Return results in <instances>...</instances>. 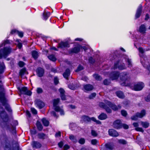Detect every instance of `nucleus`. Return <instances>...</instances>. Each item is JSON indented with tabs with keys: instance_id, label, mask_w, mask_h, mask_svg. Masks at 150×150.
<instances>
[{
	"instance_id": "1",
	"label": "nucleus",
	"mask_w": 150,
	"mask_h": 150,
	"mask_svg": "<svg viewBox=\"0 0 150 150\" xmlns=\"http://www.w3.org/2000/svg\"><path fill=\"white\" fill-rule=\"evenodd\" d=\"M0 115L4 122L1 123V125L3 128H5L10 131H12L15 132V127L11 124L6 122L8 120V115L3 108L0 105Z\"/></svg>"
},
{
	"instance_id": "2",
	"label": "nucleus",
	"mask_w": 150,
	"mask_h": 150,
	"mask_svg": "<svg viewBox=\"0 0 150 150\" xmlns=\"http://www.w3.org/2000/svg\"><path fill=\"white\" fill-rule=\"evenodd\" d=\"M11 48L9 47H4L3 50H0V59L2 58V56L6 58L11 52Z\"/></svg>"
},
{
	"instance_id": "3",
	"label": "nucleus",
	"mask_w": 150,
	"mask_h": 150,
	"mask_svg": "<svg viewBox=\"0 0 150 150\" xmlns=\"http://www.w3.org/2000/svg\"><path fill=\"white\" fill-rule=\"evenodd\" d=\"M5 91L3 86L0 85V100L2 105H4L6 104V99L5 97Z\"/></svg>"
},
{
	"instance_id": "4",
	"label": "nucleus",
	"mask_w": 150,
	"mask_h": 150,
	"mask_svg": "<svg viewBox=\"0 0 150 150\" xmlns=\"http://www.w3.org/2000/svg\"><path fill=\"white\" fill-rule=\"evenodd\" d=\"M118 68L119 69L122 70L126 69V67L124 63L118 61L115 63L113 67L114 69Z\"/></svg>"
},
{
	"instance_id": "5",
	"label": "nucleus",
	"mask_w": 150,
	"mask_h": 150,
	"mask_svg": "<svg viewBox=\"0 0 150 150\" xmlns=\"http://www.w3.org/2000/svg\"><path fill=\"white\" fill-rule=\"evenodd\" d=\"M146 114V111L144 110H142L140 113H137L135 115L132 116L131 119L132 120H136L138 118H142Z\"/></svg>"
},
{
	"instance_id": "6",
	"label": "nucleus",
	"mask_w": 150,
	"mask_h": 150,
	"mask_svg": "<svg viewBox=\"0 0 150 150\" xmlns=\"http://www.w3.org/2000/svg\"><path fill=\"white\" fill-rule=\"evenodd\" d=\"M18 90L20 92L21 94H24L28 96H30L32 94L31 92L26 87H23L21 88H18Z\"/></svg>"
},
{
	"instance_id": "7",
	"label": "nucleus",
	"mask_w": 150,
	"mask_h": 150,
	"mask_svg": "<svg viewBox=\"0 0 150 150\" xmlns=\"http://www.w3.org/2000/svg\"><path fill=\"white\" fill-rule=\"evenodd\" d=\"M82 119L85 122H89L91 120L96 122L97 124H100L101 123V122L100 121L97 120L94 117L90 118L88 116L84 115L82 117Z\"/></svg>"
},
{
	"instance_id": "8",
	"label": "nucleus",
	"mask_w": 150,
	"mask_h": 150,
	"mask_svg": "<svg viewBox=\"0 0 150 150\" xmlns=\"http://www.w3.org/2000/svg\"><path fill=\"white\" fill-rule=\"evenodd\" d=\"M144 86V84L143 82H139L134 85L132 89L135 91H140L142 89Z\"/></svg>"
},
{
	"instance_id": "9",
	"label": "nucleus",
	"mask_w": 150,
	"mask_h": 150,
	"mask_svg": "<svg viewBox=\"0 0 150 150\" xmlns=\"http://www.w3.org/2000/svg\"><path fill=\"white\" fill-rule=\"evenodd\" d=\"M107 100L105 101V103L101 102L99 103V106L104 109L108 113H111L112 112V110L110 109L109 108V106L106 104L105 102H107Z\"/></svg>"
},
{
	"instance_id": "10",
	"label": "nucleus",
	"mask_w": 150,
	"mask_h": 150,
	"mask_svg": "<svg viewBox=\"0 0 150 150\" xmlns=\"http://www.w3.org/2000/svg\"><path fill=\"white\" fill-rule=\"evenodd\" d=\"M106 104L114 110L116 111L118 110L119 109H120L121 107V106L119 105L117 106L116 105L114 104H112L109 101H107V102H105Z\"/></svg>"
},
{
	"instance_id": "11",
	"label": "nucleus",
	"mask_w": 150,
	"mask_h": 150,
	"mask_svg": "<svg viewBox=\"0 0 150 150\" xmlns=\"http://www.w3.org/2000/svg\"><path fill=\"white\" fill-rule=\"evenodd\" d=\"M113 127L116 129H119L122 127V124L120 120H117L113 123Z\"/></svg>"
},
{
	"instance_id": "12",
	"label": "nucleus",
	"mask_w": 150,
	"mask_h": 150,
	"mask_svg": "<svg viewBox=\"0 0 150 150\" xmlns=\"http://www.w3.org/2000/svg\"><path fill=\"white\" fill-rule=\"evenodd\" d=\"M128 75L129 74L127 72L121 73L120 76V80L122 81H126L128 78Z\"/></svg>"
},
{
	"instance_id": "13",
	"label": "nucleus",
	"mask_w": 150,
	"mask_h": 150,
	"mask_svg": "<svg viewBox=\"0 0 150 150\" xmlns=\"http://www.w3.org/2000/svg\"><path fill=\"white\" fill-rule=\"evenodd\" d=\"M120 75L119 72L115 71L112 72L110 74V78L112 80H116L118 79Z\"/></svg>"
},
{
	"instance_id": "14",
	"label": "nucleus",
	"mask_w": 150,
	"mask_h": 150,
	"mask_svg": "<svg viewBox=\"0 0 150 150\" xmlns=\"http://www.w3.org/2000/svg\"><path fill=\"white\" fill-rule=\"evenodd\" d=\"M36 72L37 75L39 77H41L43 75L44 70L41 67H39L36 69Z\"/></svg>"
},
{
	"instance_id": "15",
	"label": "nucleus",
	"mask_w": 150,
	"mask_h": 150,
	"mask_svg": "<svg viewBox=\"0 0 150 150\" xmlns=\"http://www.w3.org/2000/svg\"><path fill=\"white\" fill-rule=\"evenodd\" d=\"M32 145L34 149H39L42 146L41 144L39 142L34 141L32 143Z\"/></svg>"
},
{
	"instance_id": "16",
	"label": "nucleus",
	"mask_w": 150,
	"mask_h": 150,
	"mask_svg": "<svg viewBox=\"0 0 150 150\" xmlns=\"http://www.w3.org/2000/svg\"><path fill=\"white\" fill-rule=\"evenodd\" d=\"M109 134L110 135L114 137H117L118 136L117 132L113 129H110L108 131Z\"/></svg>"
},
{
	"instance_id": "17",
	"label": "nucleus",
	"mask_w": 150,
	"mask_h": 150,
	"mask_svg": "<svg viewBox=\"0 0 150 150\" xmlns=\"http://www.w3.org/2000/svg\"><path fill=\"white\" fill-rule=\"evenodd\" d=\"M35 104L39 109H41L45 106L44 103L39 100H36L35 101Z\"/></svg>"
},
{
	"instance_id": "18",
	"label": "nucleus",
	"mask_w": 150,
	"mask_h": 150,
	"mask_svg": "<svg viewBox=\"0 0 150 150\" xmlns=\"http://www.w3.org/2000/svg\"><path fill=\"white\" fill-rule=\"evenodd\" d=\"M69 47V44L67 42H62L58 44V47L61 48Z\"/></svg>"
},
{
	"instance_id": "19",
	"label": "nucleus",
	"mask_w": 150,
	"mask_h": 150,
	"mask_svg": "<svg viewBox=\"0 0 150 150\" xmlns=\"http://www.w3.org/2000/svg\"><path fill=\"white\" fill-rule=\"evenodd\" d=\"M142 6L140 5L138 7L135 15V17L136 18H139L141 13L142 10Z\"/></svg>"
},
{
	"instance_id": "20",
	"label": "nucleus",
	"mask_w": 150,
	"mask_h": 150,
	"mask_svg": "<svg viewBox=\"0 0 150 150\" xmlns=\"http://www.w3.org/2000/svg\"><path fill=\"white\" fill-rule=\"evenodd\" d=\"M83 88L85 90L87 91H90L93 89V87L92 85L87 84L84 85Z\"/></svg>"
},
{
	"instance_id": "21",
	"label": "nucleus",
	"mask_w": 150,
	"mask_h": 150,
	"mask_svg": "<svg viewBox=\"0 0 150 150\" xmlns=\"http://www.w3.org/2000/svg\"><path fill=\"white\" fill-rule=\"evenodd\" d=\"M38 138L42 140H44L47 138V135L43 133H38Z\"/></svg>"
},
{
	"instance_id": "22",
	"label": "nucleus",
	"mask_w": 150,
	"mask_h": 150,
	"mask_svg": "<svg viewBox=\"0 0 150 150\" xmlns=\"http://www.w3.org/2000/svg\"><path fill=\"white\" fill-rule=\"evenodd\" d=\"M69 138L73 143H76L78 142L76 137L72 134H70Z\"/></svg>"
},
{
	"instance_id": "23",
	"label": "nucleus",
	"mask_w": 150,
	"mask_h": 150,
	"mask_svg": "<svg viewBox=\"0 0 150 150\" xmlns=\"http://www.w3.org/2000/svg\"><path fill=\"white\" fill-rule=\"evenodd\" d=\"M70 70L69 69H66L65 71L63 74V75L64 78L67 79H68V78L70 75Z\"/></svg>"
},
{
	"instance_id": "24",
	"label": "nucleus",
	"mask_w": 150,
	"mask_h": 150,
	"mask_svg": "<svg viewBox=\"0 0 150 150\" xmlns=\"http://www.w3.org/2000/svg\"><path fill=\"white\" fill-rule=\"evenodd\" d=\"M117 96L120 98H123L125 97L123 93L121 91H118L115 92Z\"/></svg>"
},
{
	"instance_id": "25",
	"label": "nucleus",
	"mask_w": 150,
	"mask_h": 150,
	"mask_svg": "<svg viewBox=\"0 0 150 150\" xmlns=\"http://www.w3.org/2000/svg\"><path fill=\"white\" fill-rule=\"evenodd\" d=\"M98 118L100 120H104L107 118V115L104 113H101L98 117Z\"/></svg>"
},
{
	"instance_id": "26",
	"label": "nucleus",
	"mask_w": 150,
	"mask_h": 150,
	"mask_svg": "<svg viewBox=\"0 0 150 150\" xmlns=\"http://www.w3.org/2000/svg\"><path fill=\"white\" fill-rule=\"evenodd\" d=\"M106 148L110 150H112L113 149L114 146L113 144L111 143L106 144L105 145Z\"/></svg>"
},
{
	"instance_id": "27",
	"label": "nucleus",
	"mask_w": 150,
	"mask_h": 150,
	"mask_svg": "<svg viewBox=\"0 0 150 150\" xmlns=\"http://www.w3.org/2000/svg\"><path fill=\"white\" fill-rule=\"evenodd\" d=\"M80 50V48L78 47H76L72 49L70 51L71 53H77Z\"/></svg>"
},
{
	"instance_id": "28",
	"label": "nucleus",
	"mask_w": 150,
	"mask_h": 150,
	"mask_svg": "<svg viewBox=\"0 0 150 150\" xmlns=\"http://www.w3.org/2000/svg\"><path fill=\"white\" fill-rule=\"evenodd\" d=\"M146 30L145 25H141L139 28V31L141 33H144L145 32Z\"/></svg>"
},
{
	"instance_id": "29",
	"label": "nucleus",
	"mask_w": 150,
	"mask_h": 150,
	"mask_svg": "<svg viewBox=\"0 0 150 150\" xmlns=\"http://www.w3.org/2000/svg\"><path fill=\"white\" fill-rule=\"evenodd\" d=\"M32 56L33 58H34L35 59H36L38 56V53L37 51H33L32 52Z\"/></svg>"
},
{
	"instance_id": "30",
	"label": "nucleus",
	"mask_w": 150,
	"mask_h": 150,
	"mask_svg": "<svg viewBox=\"0 0 150 150\" xmlns=\"http://www.w3.org/2000/svg\"><path fill=\"white\" fill-rule=\"evenodd\" d=\"M5 68V67L4 63H0V73H2L4 72Z\"/></svg>"
},
{
	"instance_id": "31",
	"label": "nucleus",
	"mask_w": 150,
	"mask_h": 150,
	"mask_svg": "<svg viewBox=\"0 0 150 150\" xmlns=\"http://www.w3.org/2000/svg\"><path fill=\"white\" fill-rule=\"evenodd\" d=\"M141 125L142 127L145 128H147L149 125V123L147 122H141Z\"/></svg>"
},
{
	"instance_id": "32",
	"label": "nucleus",
	"mask_w": 150,
	"mask_h": 150,
	"mask_svg": "<svg viewBox=\"0 0 150 150\" xmlns=\"http://www.w3.org/2000/svg\"><path fill=\"white\" fill-rule=\"evenodd\" d=\"M36 125L39 131H41L43 129V127L40 122L38 121L36 123Z\"/></svg>"
},
{
	"instance_id": "33",
	"label": "nucleus",
	"mask_w": 150,
	"mask_h": 150,
	"mask_svg": "<svg viewBox=\"0 0 150 150\" xmlns=\"http://www.w3.org/2000/svg\"><path fill=\"white\" fill-rule=\"evenodd\" d=\"M42 121L44 125L45 126H47L49 125V122L45 118H43L42 120Z\"/></svg>"
},
{
	"instance_id": "34",
	"label": "nucleus",
	"mask_w": 150,
	"mask_h": 150,
	"mask_svg": "<svg viewBox=\"0 0 150 150\" xmlns=\"http://www.w3.org/2000/svg\"><path fill=\"white\" fill-rule=\"evenodd\" d=\"M50 15L49 12H44L43 14V16L44 19L46 20Z\"/></svg>"
},
{
	"instance_id": "35",
	"label": "nucleus",
	"mask_w": 150,
	"mask_h": 150,
	"mask_svg": "<svg viewBox=\"0 0 150 150\" xmlns=\"http://www.w3.org/2000/svg\"><path fill=\"white\" fill-rule=\"evenodd\" d=\"M7 101V100H6V104L4 106H5V108L6 109V110H7L9 112H12V110L11 109V108L10 107V106L9 105H8L6 104V102ZM2 105L4 106L3 105Z\"/></svg>"
},
{
	"instance_id": "36",
	"label": "nucleus",
	"mask_w": 150,
	"mask_h": 150,
	"mask_svg": "<svg viewBox=\"0 0 150 150\" xmlns=\"http://www.w3.org/2000/svg\"><path fill=\"white\" fill-rule=\"evenodd\" d=\"M118 142L120 144H126L127 143V142L124 139H120L118 140Z\"/></svg>"
},
{
	"instance_id": "37",
	"label": "nucleus",
	"mask_w": 150,
	"mask_h": 150,
	"mask_svg": "<svg viewBox=\"0 0 150 150\" xmlns=\"http://www.w3.org/2000/svg\"><path fill=\"white\" fill-rule=\"evenodd\" d=\"M26 72V69L25 68H23L21 69L19 75L21 76H23Z\"/></svg>"
},
{
	"instance_id": "38",
	"label": "nucleus",
	"mask_w": 150,
	"mask_h": 150,
	"mask_svg": "<svg viewBox=\"0 0 150 150\" xmlns=\"http://www.w3.org/2000/svg\"><path fill=\"white\" fill-rule=\"evenodd\" d=\"M48 58L51 60L53 61H55L56 59L54 55L52 54L48 56Z\"/></svg>"
},
{
	"instance_id": "39",
	"label": "nucleus",
	"mask_w": 150,
	"mask_h": 150,
	"mask_svg": "<svg viewBox=\"0 0 150 150\" xmlns=\"http://www.w3.org/2000/svg\"><path fill=\"white\" fill-rule=\"evenodd\" d=\"M94 77L97 80H101L102 78L98 74H94L93 75Z\"/></svg>"
},
{
	"instance_id": "40",
	"label": "nucleus",
	"mask_w": 150,
	"mask_h": 150,
	"mask_svg": "<svg viewBox=\"0 0 150 150\" xmlns=\"http://www.w3.org/2000/svg\"><path fill=\"white\" fill-rule=\"evenodd\" d=\"M59 99L57 98V99H55L54 100L53 102V106H57L58 103H59Z\"/></svg>"
},
{
	"instance_id": "41",
	"label": "nucleus",
	"mask_w": 150,
	"mask_h": 150,
	"mask_svg": "<svg viewBox=\"0 0 150 150\" xmlns=\"http://www.w3.org/2000/svg\"><path fill=\"white\" fill-rule=\"evenodd\" d=\"M126 61L128 63V67H132V64L131 59L129 58L126 59Z\"/></svg>"
},
{
	"instance_id": "42",
	"label": "nucleus",
	"mask_w": 150,
	"mask_h": 150,
	"mask_svg": "<svg viewBox=\"0 0 150 150\" xmlns=\"http://www.w3.org/2000/svg\"><path fill=\"white\" fill-rule=\"evenodd\" d=\"M83 67L81 65H79V66L77 67V69L75 71L76 72H78L79 71H80L81 70L83 69Z\"/></svg>"
},
{
	"instance_id": "43",
	"label": "nucleus",
	"mask_w": 150,
	"mask_h": 150,
	"mask_svg": "<svg viewBox=\"0 0 150 150\" xmlns=\"http://www.w3.org/2000/svg\"><path fill=\"white\" fill-rule=\"evenodd\" d=\"M91 134L92 135L93 137H96L98 135V134L96 131L94 130H92L91 131Z\"/></svg>"
},
{
	"instance_id": "44",
	"label": "nucleus",
	"mask_w": 150,
	"mask_h": 150,
	"mask_svg": "<svg viewBox=\"0 0 150 150\" xmlns=\"http://www.w3.org/2000/svg\"><path fill=\"white\" fill-rule=\"evenodd\" d=\"M36 91L37 93L38 94L41 93L43 92V90L40 88H38Z\"/></svg>"
},
{
	"instance_id": "45",
	"label": "nucleus",
	"mask_w": 150,
	"mask_h": 150,
	"mask_svg": "<svg viewBox=\"0 0 150 150\" xmlns=\"http://www.w3.org/2000/svg\"><path fill=\"white\" fill-rule=\"evenodd\" d=\"M110 83V81L108 79H105L103 81V84L105 85H108Z\"/></svg>"
},
{
	"instance_id": "46",
	"label": "nucleus",
	"mask_w": 150,
	"mask_h": 150,
	"mask_svg": "<svg viewBox=\"0 0 150 150\" xmlns=\"http://www.w3.org/2000/svg\"><path fill=\"white\" fill-rule=\"evenodd\" d=\"M79 142L81 144H83L85 142V140L84 138H81L79 140Z\"/></svg>"
},
{
	"instance_id": "47",
	"label": "nucleus",
	"mask_w": 150,
	"mask_h": 150,
	"mask_svg": "<svg viewBox=\"0 0 150 150\" xmlns=\"http://www.w3.org/2000/svg\"><path fill=\"white\" fill-rule=\"evenodd\" d=\"M96 95L95 93H93L90 95L89 96V98L90 99H92L95 97Z\"/></svg>"
},
{
	"instance_id": "48",
	"label": "nucleus",
	"mask_w": 150,
	"mask_h": 150,
	"mask_svg": "<svg viewBox=\"0 0 150 150\" xmlns=\"http://www.w3.org/2000/svg\"><path fill=\"white\" fill-rule=\"evenodd\" d=\"M54 109L57 112H59L60 110L62 109L60 108L58 106H54Z\"/></svg>"
},
{
	"instance_id": "49",
	"label": "nucleus",
	"mask_w": 150,
	"mask_h": 150,
	"mask_svg": "<svg viewBox=\"0 0 150 150\" xmlns=\"http://www.w3.org/2000/svg\"><path fill=\"white\" fill-rule=\"evenodd\" d=\"M54 109L57 112H59L60 110L62 109L60 108L58 106H54Z\"/></svg>"
},
{
	"instance_id": "50",
	"label": "nucleus",
	"mask_w": 150,
	"mask_h": 150,
	"mask_svg": "<svg viewBox=\"0 0 150 150\" xmlns=\"http://www.w3.org/2000/svg\"><path fill=\"white\" fill-rule=\"evenodd\" d=\"M89 62L91 64H93L95 62V60L92 57H90L89 59Z\"/></svg>"
},
{
	"instance_id": "51",
	"label": "nucleus",
	"mask_w": 150,
	"mask_h": 150,
	"mask_svg": "<svg viewBox=\"0 0 150 150\" xmlns=\"http://www.w3.org/2000/svg\"><path fill=\"white\" fill-rule=\"evenodd\" d=\"M98 142V140L96 139H92L91 140V143L93 145H96Z\"/></svg>"
},
{
	"instance_id": "52",
	"label": "nucleus",
	"mask_w": 150,
	"mask_h": 150,
	"mask_svg": "<svg viewBox=\"0 0 150 150\" xmlns=\"http://www.w3.org/2000/svg\"><path fill=\"white\" fill-rule=\"evenodd\" d=\"M51 115L52 116H53L57 118L58 116L57 115L56 112L54 111H52L51 112Z\"/></svg>"
},
{
	"instance_id": "53",
	"label": "nucleus",
	"mask_w": 150,
	"mask_h": 150,
	"mask_svg": "<svg viewBox=\"0 0 150 150\" xmlns=\"http://www.w3.org/2000/svg\"><path fill=\"white\" fill-rule=\"evenodd\" d=\"M135 129L137 131L141 132H143L144 131L143 129L141 127H137L135 128Z\"/></svg>"
},
{
	"instance_id": "54",
	"label": "nucleus",
	"mask_w": 150,
	"mask_h": 150,
	"mask_svg": "<svg viewBox=\"0 0 150 150\" xmlns=\"http://www.w3.org/2000/svg\"><path fill=\"white\" fill-rule=\"evenodd\" d=\"M31 110L33 114L35 115L37 114V111L34 108H31Z\"/></svg>"
},
{
	"instance_id": "55",
	"label": "nucleus",
	"mask_w": 150,
	"mask_h": 150,
	"mask_svg": "<svg viewBox=\"0 0 150 150\" xmlns=\"http://www.w3.org/2000/svg\"><path fill=\"white\" fill-rule=\"evenodd\" d=\"M145 99L147 102H149L150 101V93L147 97L145 98Z\"/></svg>"
},
{
	"instance_id": "56",
	"label": "nucleus",
	"mask_w": 150,
	"mask_h": 150,
	"mask_svg": "<svg viewBox=\"0 0 150 150\" xmlns=\"http://www.w3.org/2000/svg\"><path fill=\"white\" fill-rule=\"evenodd\" d=\"M121 113L122 115L124 116H126L127 113L126 111L124 110H122L121 111Z\"/></svg>"
},
{
	"instance_id": "57",
	"label": "nucleus",
	"mask_w": 150,
	"mask_h": 150,
	"mask_svg": "<svg viewBox=\"0 0 150 150\" xmlns=\"http://www.w3.org/2000/svg\"><path fill=\"white\" fill-rule=\"evenodd\" d=\"M25 63L22 61H20L18 63V65L20 67H23Z\"/></svg>"
},
{
	"instance_id": "58",
	"label": "nucleus",
	"mask_w": 150,
	"mask_h": 150,
	"mask_svg": "<svg viewBox=\"0 0 150 150\" xmlns=\"http://www.w3.org/2000/svg\"><path fill=\"white\" fill-rule=\"evenodd\" d=\"M54 82L55 85H57L59 83V80L57 77H55L54 79Z\"/></svg>"
},
{
	"instance_id": "59",
	"label": "nucleus",
	"mask_w": 150,
	"mask_h": 150,
	"mask_svg": "<svg viewBox=\"0 0 150 150\" xmlns=\"http://www.w3.org/2000/svg\"><path fill=\"white\" fill-rule=\"evenodd\" d=\"M17 33L18 35L21 37H22L23 36V33L22 32H19V31H17Z\"/></svg>"
},
{
	"instance_id": "60",
	"label": "nucleus",
	"mask_w": 150,
	"mask_h": 150,
	"mask_svg": "<svg viewBox=\"0 0 150 150\" xmlns=\"http://www.w3.org/2000/svg\"><path fill=\"white\" fill-rule=\"evenodd\" d=\"M61 97L62 100H65L67 99L65 95L64 94L61 95Z\"/></svg>"
},
{
	"instance_id": "61",
	"label": "nucleus",
	"mask_w": 150,
	"mask_h": 150,
	"mask_svg": "<svg viewBox=\"0 0 150 150\" xmlns=\"http://www.w3.org/2000/svg\"><path fill=\"white\" fill-rule=\"evenodd\" d=\"M122 127L125 129H128L129 128L128 125L125 124H122Z\"/></svg>"
},
{
	"instance_id": "62",
	"label": "nucleus",
	"mask_w": 150,
	"mask_h": 150,
	"mask_svg": "<svg viewBox=\"0 0 150 150\" xmlns=\"http://www.w3.org/2000/svg\"><path fill=\"white\" fill-rule=\"evenodd\" d=\"M59 91L60 92V94H64V93L65 92L64 90L62 88H60L59 89Z\"/></svg>"
},
{
	"instance_id": "63",
	"label": "nucleus",
	"mask_w": 150,
	"mask_h": 150,
	"mask_svg": "<svg viewBox=\"0 0 150 150\" xmlns=\"http://www.w3.org/2000/svg\"><path fill=\"white\" fill-rule=\"evenodd\" d=\"M69 88L72 89V90H74L75 88V86H72V84H70L69 86Z\"/></svg>"
},
{
	"instance_id": "64",
	"label": "nucleus",
	"mask_w": 150,
	"mask_h": 150,
	"mask_svg": "<svg viewBox=\"0 0 150 150\" xmlns=\"http://www.w3.org/2000/svg\"><path fill=\"white\" fill-rule=\"evenodd\" d=\"M64 148V150H67L69 148V146L68 145H65Z\"/></svg>"
}]
</instances>
